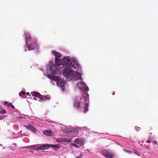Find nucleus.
Here are the masks:
<instances>
[{"mask_svg": "<svg viewBox=\"0 0 158 158\" xmlns=\"http://www.w3.org/2000/svg\"><path fill=\"white\" fill-rule=\"evenodd\" d=\"M55 62L58 66L62 64L66 67L63 72L64 75L71 80H77L81 79L79 74L77 72L79 64L76 60L70 59L69 57H64L60 61L59 58H55Z\"/></svg>", "mask_w": 158, "mask_h": 158, "instance_id": "obj_1", "label": "nucleus"}, {"mask_svg": "<svg viewBox=\"0 0 158 158\" xmlns=\"http://www.w3.org/2000/svg\"><path fill=\"white\" fill-rule=\"evenodd\" d=\"M31 41L30 44H29L28 43L26 44V47L28 48L29 51L34 50L37 46L35 40H33Z\"/></svg>", "mask_w": 158, "mask_h": 158, "instance_id": "obj_2", "label": "nucleus"}, {"mask_svg": "<svg viewBox=\"0 0 158 158\" xmlns=\"http://www.w3.org/2000/svg\"><path fill=\"white\" fill-rule=\"evenodd\" d=\"M74 142L75 143L79 144L81 145L84 144L85 140L83 139L77 138L74 140Z\"/></svg>", "mask_w": 158, "mask_h": 158, "instance_id": "obj_3", "label": "nucleus"}, {"mask_svg": "<svg viewBox=\"0 0 158 158\" xmlns=\"http://www.w3.org/2000/svg\"><path fill=\"white\" fill-rule=\"evenodd\" d=\"M106 158H111L114 157V155L109 151H107L103 155Z\"/></svg>", "mask_w": 158, "mask_h": 158, "instance_id": "obj_4", "label": "nucleus"}, {"mask_svg": "<svg viewBox=\"0 0 158 158\" xmlns=\"http://www.w3.org/2000/svg\"><path fill=\"white\" fill-rule=\"evenodd\" d=\"M89 98V96L88 94L86 92H85L84 93L82 96L81 98H80V100L82 101V100H85V101H87Z\"/></svg>", "mask_w": 158, "mask_h": 158, "instance_id": "obj_5", "label": "nucleus"}, {"mask_svg": "<svg viewBox=\"0 0 158 158\" xmlns=\"http://www.w3.org/2000/svg\"><path fill=\"white\" fill-rule=\"evenodd\" d=\"M49 79H51L53 80L56 81H58L60 80V78L59 77L52 75H47Z\"/></svg>", "mask_w": 158, "mask_h": 158, "instance_id": "obj_6", "label": "nucleus"}, {"mask_svg": "<svg viewBox=\"0 0 158 158\" xmlns=\"http://www.w3.org/2000/svg\"><path fill=\"white\" fill-rule=\"evenodd\" d=\"M25 127L27 129L30 130L33 132H35L36 131V129L32 125H25Z\"/></svg>", "mask_w": 158, "mask_h": 158, "instance_id": "obj_7", "label": "nucleus"}, {"mask_svg": "<svg viewBox=\"0 0 158 158\" xmlns=\"http://www.w3.org/2000/svg\"><path fill=\"white\" fill-rule=\"evenodd\" d=\"M43 133L48 136H53L54 133L50 130H45L43 131Z\"/></svg>", "mask_w": 158, "mask_h": 158, "instance_id": "obj_8", "label": "nucleus"}, {"mask_svg": "<svg viewBox=\"0 0 158 158\" xmlns=\"http://www.w3.org/2000/svg\"><path fill=\"white\" fill-rule=\"evenodd\" d=\"M65 82L62 80L59 81L57 83V85L58 86L62 88L63 89L64 87Z\"/></svg>", "mask_w": 158, "mask_h": 158, "instance_id": "obj_9", "label": "nucleus"}, {"mask_svg": "<svg viewBox=\"0 0 158 158\" xmlns=\"http://www.w3.org/2000/svg\"><path fill=\"white\" fill-rule=\"evenodd\" d=\"M82 104V102H81L77 100H75L74 102L73 106L77 109H79L81 107V105Z\"/></svg>", "mask_w": 158, "mask_h": 158, "instance_id": "obj_10", "label": "nucleus"}, {"mask_svg": "<svg viewBox=\"0 0 158 158\" xmlns=\"http://www.w3.org/2000/svg\"><path fill=\"white\" fill-rule=\"evenodd\" d=\"M49 145L45 144L37 148V150H46L49 148Z\"/></svg>", "mask_w": 158, "mask_h": 158, "instance_id": "obj_11", "label": "nucleus"}, {"mask_svg": "<svg viewBox=\"0 0 158 158\" xmlns=\"http://www.w3.org/2000/svg\"><path fill=\"white\" fill-rule=\"evenodd\" d=\"M31 94L32 96H34L35 97L40 98V99L42 97V95L37 92H32Z\"/></svg>", "mask_w": 158, "mask_h": 158, "instance_id": "obj_12", "label": "nucleus"}, {"mask_svg": "<svg viewBox=\"0 0 158 158\" xmlns=\"http://www.w3.org/2000/svg\"><path fill=\"white\" fill-rule=\"evenodd\" d=\"M25 36L26 44L28 43L29 42H30L32 40H31V38L29 34L27 33H25Z\"/></svg>", "mask_w": 158, "mask_h": 158, "instance_id": "obj_13", "label": "nucleus"}, {"mask_svg": "<svg viewBox=\"0 0 158 158\" xmlns=\"http://www.w3.org/2000/svg\"><path fill=\"white\" fill-rule=\"evenodd\" d=\"M19 96H22L23 98H26L27 97L26 96V93L23 91H22L19 94Z\"/></svg>", "mask_w": 158, "mask_h": 158, "instance_id": "obj_14", "label": "nucleus"}, {"mask_svg": "<svg viewBox=\"0 0 158 158\" xmlns=\"http://www.w3.org/2000/svg\"><path fill=\"white\" fill-rule=\"evenodd\" d=\"M49 145V148L51 147L55 149H58L60 148L59 145L56 144H51Z\"/></svg>", "mask_w": 158, "mask_h": 158, "instance_id": "obj_15", "label": "nucleus"}, {"mask_svg": "<svg viewBox=\"0 0 158 158\" xmlns=\"http://www.w3.org/2000/svg\"><path fill=\"white\" fill-rule=\"evenodd\" d=\"M52 53L54 54V56L58 57H60L61 56V54L60 53L57 52H55L54 51H52Z\"/></svg>", "mask_w": 158, "mask_h": 158, "instance_id": "obj_16", "label": "nucleus"}, {"mask_svg": "<svg viewBox=\"0 0 158 158\" xmlns=\"http://www.w3.org/2000/svg\"><path fill=\"white\" fill-rule=\"evenodd\" d=\"M82 89L85 91H88L89 90V88L85 83L82 86Z\"/></svg>", "mask_w": 158, "mask_h": 158, "instance_id": "obj_17", "label": "nucleus"}, {"mask_svg": "<svg viewBox=\"0 0 158 158\" xmlns=\"http://www.w3.org/2000/svg\"><path fill=\"white\" fill-rule=\"evenodd\" d=\"M85 84V83L82 81H80L77 84V86L79 87L80 88H81L82 87V86L83 85Z\"/></svg>", "mask_w": 158, "mask_h": 158, "instance_id": "obj_18", "label": "nucleus"}, {"mask_svg": "<svg viewBox=\"0 0 158 158\" xmlns=\"http://www.w3.org/2000/svg\"><path fill=\"white\" fill-rule=\"evenodd\" d=\"M88 103H87L84 105V111L86 112L88 111Z\"/></svg>", "mask_w": 158, "mask_h": 158, "instance_id": "obj_19", "label": "nucleus"}, {"mask_svg": "<svg viewBox=\"0 0 158 158\" xmlns=\"http://www.w3.org/2000/svg\"><path fill=\"white\" fill-rule=\"evenodd\" d=\"M4 105H5L7 104V106H9V107H11V105H12L11 103H9L7 102H5L4 103Z\"/></svg>", "mask_w": 158, "mask_h": 158, "instance_id": "obj_20", "label": "nucleus"}, {"mask_svg": "<svg viewBox=\"0 0 158 158\" xmlns=\"http://www.w3.org/2000/svg\"><path fill=\"white\" fill-rule=\"evenodd\" d=\"M6 113V111L5 110H2L0 111V114H4Z\"/></svg>", "mask_w": 158, "mask_h": 158, "instance_id": "obj_21", "label": "nucleus"}, {"mask_svg": "<svg viewBox=\"0 0 158 158\" xmlns=\"http://www.w3.org/2000/svg\"><path fill=\"white\" fill-rule=\"evenodd\" d=\"M47 99V98L46 97H45V96H43L42 95V97H41L40 99H41L43 100H46Z\"/></svg>", "mask_w": 158, "mask_h": 158, "instance_id": "obj_22", "label": "nucleus"}, {"mask_svg": "<svg viewBox=\"0 0 158 158\" xmlns=\"http://www.w3.org/2000/svg\"><path fill=\"white\" fill-rule=\"evenodd\" d=\"M152 137H150L148 138V140L146 141V142L148 143H150L152 140Z\"/></svg>", "mask_w": 158, "mask_h": 158, "instance_id": "obj_23", "label": "nucleus"}, {"mask_svg": "<svg viewBox=\"0 0 158 158\" xmlns=\"http://www.w3.org/2000/svg\"><path fill=\"white\" fill-rule=\"evenodd\" d=\"M71 146H72L76 148H79V147L78 146L77 144L73 143H71Z\"/></svg>", "mask_w": 158, "mask_h": 158, "instance_id": "obj_24", "label": "nucleus"}, {"mask_svg": "<svg viewBox=\"0 0 158 158\" xmlns=\"http://www.w3.org/2000/svg\"><path fill=\"white\" fill-rule=\"evenodd\" d=\"M134 153L135 154H136L138 156H140V153H139V152H138L136 150H135L134 151Z\"/></svg>", "mask_w": 158, "mask_h": 158, "instance_id": "obj_25", "label": "nucleus"}, {"mask_svg": "<svg viewBox=\"0 0 158 158\" xmlns=\"http://www.w3.org/2000/svg\"><path fill=\"white\" fill-rule=\"evenodd\" d=\"M61 139H57L56 140L58 142H62V141H61Z\"/></svg>", "mask_w": 158, "mask_h": 158, "instance_id": "obj_26", "label": "nucleus"}, {"mask_svg": "<svg viewBox=\"0 0 158 158\" xmlns=\"http://www.w3.org/2000/svg\"><path fill=\"white\" fill-rule=\"evenodd\" d=\"M61 141H62V142H66V139H61Z\"/></svg>", "mask_w": 158, "mask_h": 158, "instance_id": "obj_27", "label": "nucleus"}, {"mask_svg": "<svg viewBox=\"0 0 158 158\" xmlns=\"http://www.w3.org/2000/svg\"><path fill=\"white\" fill-rule=\"evenodd\" d=\"M66 142H71V139H67Z\"/></svg>", "mask_w": 158, "mask_h": 158, "instance_id": "obj_28", "label": "nucleus"}, {"mask_svg": "<svg viewBox=\"0 0 158 158\" xmlns=\"http://www.w3.org/2000/svg\"><path fill=\"white\" fill-rule=\"evenodd\" d=\"M75 158H82V156L81 155H80V156H77Z\"/></svg>", "mask_w": 158, "mask_h": 158, "instance_id": "obj_29", "label": "nucleus"}, {"mask_svg": "<svg viewBox=\"0 0 158 158\" xmlns=\"http://www.w3.org/2000/svg\"><path fill=\"white\" fill-rule=\"evenodd\" d=\"M26 95H29V96H30V95L29 94V93L28 92H27L26 93Z\"/></svg>", "mask_w": 158, "mask_h": 158, "instance_id": "obj_30", "label": "nucleus"}, {"mask_svg": "<svg viewBox=\"0 0 158 158\" xmlns=\"http://www.w3.org/2000/svg\"><path fill=\"white\" fill-rule=\"evenodd\" d=\"M11 108H13V109H15V106H13L12 105H11Z\"/></svg>", "mask_w": 158, "mask_h": 158, "instance_id": "obj_31", "label": "nucleus"}, {"mask_svg": "<svg viewBox=\"0 0 158 158\" xmlns=\"http://www.w3.org/2000/svg\"><path fill=\"white\" fill-rule=\"evenodd\" d=\"M52 73L53 74H56V73L55 72V71L52 72Z\"/></svg>", "mask_w": 158, "mask_h": 158, "instance_id": "obj_32", "label": "nucleus"}, {"mask_svg": "<svg viewBox=\"0 0 158 158\" xmlns=\"http://www.w3.org/2000/svg\"><path fill=\"white\" fill-rule=\"evenodd\" d=\"M86 127H83V128L84 129H86Z\"/></svg>", "mask_w": 158, "mask_h": 158, "instance_id": "obj_33", "label": "nucleus"}, {"mask_svg": "<svg viewBox=\"0 0 158 158\" xmlns=\"http://www.w3.org/2000/svg\"><path fill=\"white\" fill-rule=\"evenodd\" d=\"M153 142H154V143H155V144H156V141H154Z\"/></svg>", "mask_w": 158, "mask_h": 158, "instance_id": "obj_34", "label": "nucleus"}]
</instances>
